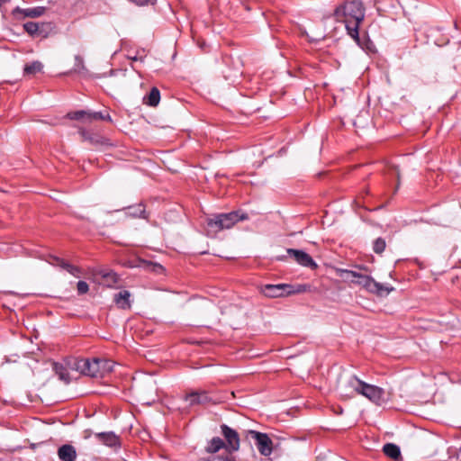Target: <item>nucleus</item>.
<instances>
[{"label":"nucleus","instance_id":"dca6fc26","mask_svg":"<svg viewBox=\"0 0 461 461\" xmlns=\"http://www.w3.org/2000/svg\"><path fill=\"white\" fill-rule=\"evenodd\" d=\"M58 456L61 461H75L77 450L72 445L65 444L59 447Z\"/></svg>","mask_w":461,"mask_h":461},{"label":"nucleus","instance_id":"4be33fe9","mask_svg":"<svg viewBox=\"0 0 461 461\" xmlns=\"http://www.w3.org/2000/svg\"><path fill=\"white\" fill-rule=\"evenodd\" d=\"M223 447H225L223 440L219 437H215L209 442L206 451L208 453H216Z\"/></svg>","mask_w":461,"mask_h":461},{"label":"nucleus","instance_id":"20e7f679","mask_svg":"<svg viewBox=\"0 0 461 461\" xmlns=\"http://www.w3.org/2000/svg\"><path fill=\"white\" fill-rule=\"evenodd\" d=\"M363 381L356 375H350L344 377L339 384L338 390L343 399H351L356 394H359Z\"/></svg>","mask_w":461,"mask_h":461},{"label":"nucleus","instance_id":"4468645a","mask_svg":"<svg viewBox=\"0 0 461 461\" xmlns=\"http://www.w3.org/2000/svg\"><path fill=\"white\" fill-rule=\"evenodd\" d=\"M45 11L46 8L43 6H36L25 9L17 6L13 10V14L14 16L21 14L23 17L37 18L43 15Z\"/></svg>","mask_w":461,"mask_h":461},{"label":"nucleus","instance_id":"c85d7f7f","mask_svg":"<svg viewBox=\"0 0 461 461\" xmlns=\"http://www.w3.org/2000/svg\"><path fill=\"white\" fill-rule=\"evenodd\" d=\"M307 291V285H298L297 286H293L290 285V287L288 288L286 294L291 295L294 294H301Z\"/></svg>","mask_w":461,"mask_h":461},{"label":"nucleus","instance_id":"f3484780","mask_svg":"<svg viewBox=\"0 0 461 461\" xmlns=\"http://www.w3.org/2000/svg\"><path fill=\"white\" fill-rule=\"evenodd\" d=\"M130 297L131 293L127 290H122L114 294L113 301L119 308L126 310L131 308Z\"/></svg>","mask_w":461,"mask_h":461},{"label":"nucleus","instance_id":"cd10ccee","mask_svg":"<svg viewBox=\"0 0 461 461\" xmlns=\"http://www.w3.org/2000/svg\"><path fill=\"white\" fill-rule=\"evenodd\" d=\"M386 247L385 240L383 238H377L373 244V250L376 254H381L384 251Z\"/></svg>","mask_w":461,"mask_h":461},{"label":"nucleus","instance_id":"c756f323","mask_svg":"<svg viewBox=\"0 0 461 461\" xmlns=\"http://www.w3.org/2000/svg\"><path fill=\"white\" fill-rule=\"evenodd\" d=\"M104 118L103 112H87V122L102 121Z\"/></svg>","mask_w":461,"mask_h":461},{"label":"nucleus","instance_id":"b1692460","mask_svg":"<svg viewBox=\"0 0 461 461\" xmlns=\"http://www.w3.org/2000/svg\"><path fill=\"white\" fill-rule=\"evenodd\" d=\"M43 68V65L40 61H33L32 63L26 64L23 68V72L26 75H35L38 72H41Z\"/></svg>","mask_w":461,"mask_h":461},{"label":"nucleus","instance_id":"6ab92c4d","mask_svg":"<svg viewBox=\"0 0 461 461\" xmlns=\"http://www.w3.org/2000/svg\"><path fill=\"white\" fill-rule=\"evenodd\" d=\"M54 260L58 266H59L63 269L67 270L73 276L80 277L82 271L79 267L73 266L59 258H54Z\"/></svg>","mask_w":461,"mask_h":461},{"label":"nucleus","instance_id":"f257e3e1","mask_svg":"<svg viewBox=\"0 0 461 461\" xmlns=\"http://www.w3.org/2000/svg\"><path fill=\"white\" fill-rule=\"evenodd\" d=\"M366 9L362 0H344L334 10L337 22L343 23L348 34L359 42V26L365 18Z\"/></svg>","mask_w":461,"mask_h":461},{"label":"nucleus","instance_id":"e433bc0d","mask_svg":"<svg viewBox=\"0 0 461 461\" xmlns=\"http://www.w3.org/2000/svg\"><path fill=\"white\" fill-rule=\"evenodd\" d=\"M284 258H285V257H278L279 260H283Z\"/></svg>","mask_w":461,"mask_h":461},{"label":"nucleus","instance_id":"6e6552de","mask_svg":"<svg viewBox=\"0 0 461 461\" xmlns=\"http://www.w3.org/2000/svg\"><path fill=\"white\" fill-rule=\"evenodd\" d=\"M221 430L226 439V449L230 452L237 451L240 448V437L238 432L226 424L221 426Z\"/></svg>","mask_w":461,"mask_h":461},{"label":"nucleus","instance_id":"72a5a7b5","mask_svg":"<svg viewBox=\"0 0 461 461\" xmlns=\"http://www.w3.org/2000/svg\"><path fill=\"white\" fill-rule=\"evenodd\" d=\"M102 121L112 122V118L109 115V113H104V118L102 119Z\"/></svg>","mask_w":461,"mask_h":461},{"label":"nucleus","instance_id":"a878e982","mask_svg":"<svg viewBox=\"0 0 461 461\" xmlns=\"http://www.w3.org/2000/svg\"><path fill=\"white\" fill-rule=\"evenodd\" d=\"M67 117L71 120H82L84 122H87V112L83 110L71 112L67 114Z\"/></svg>","mask_w":461,"mask_h":461},{"label":"nucleus","instance_id":"f704fd0d","mask_svg":"<svg viewBox=\"0 0 461 461\" xmlns=\"http://www.w3.org/2000/svg\"><path fill=\"white\" fill-rule=\"evenodd\" d=\"M116 73H117V70L111 69V70L109 71L108 75H109V76H114V75H116Z\"/></svg>","mask_w":461,"mask_h":461},{"label":"nucleus","instance_id":"c9c22d12","mask_svg":"<svg viewBox=\"0 0 461 461\" xmlns=\"http://www.w3.org/2000/svg\"><path fill=\"white\" fill-rule=\"evenodd\" d=\"M133 61H137L139 60V58L138 57H133V58H131ZM140 60H142V59L140 58Z\"/></svg>","mask_w":461,"mask_h":461},{"label":"nucleus","instance_id":"aec40b11","mask_svg":"<svg viewBox=\"0 0 461 461\" xmlns=\"http://www.w3.org/2000/svg\"><path fill=\"white\" fill-rule=\"evenodd\" d=\"M383 452L384 455L393 460H398L401 458V449L400 447L393 443H386L383 447Z\"/></svg>","mask_w":461,"mask_h":461},{"label":"nucleus","instance_id":"ddd939ff","mask_svg":"<svg viewBox=\"0 0 461 461\" xmlns=\"http://www.w3.org/2000/svg\"><path fill=\"white\" fill-rule=\"evenodd\" d=\"M95 438L104 444L107 447H121V441L119 436H117L113 431L108 432H100L95 434Z\"/></svg>","mask_w":461,"mask_h":461},{"label":"nucleus","instance_id":"f8f14e48","mask_svg":"<svg viewBox=\"0 0 461 461\" xmlns=\"http://www.w3.org/2000/svg\"><path fill=\"white\" fill-rule=\"evenodd\" d=\"M184 400L188 402L190 407L194 405H204L212 401L208 393L204 390L192 391L185 395Z\"/></svg>","mask_w":461,"mask_h":461},{"label":"nucleus","instance_id":"5701e85b","mask_svg":"<svg viewBox=\"0 0 461 461\" xmlns=\"http://www.w3.org/2000/svg\"><path fill=\"white\" fill-rule=\"evenodd\" d=\"M338 272L341 278L352 284H354L355 280L357 278L359 275V272L349 269H339Z\"/></svg>","mask_w":461,"mask_h":461},{"label":"nucleus","instance_id":"bb28decb","mask_svg":"<svg viewBox=\"0 0 461 461\" xmlns=\"http://www.w3.org/2000/svg\"><path fill=\"white\" fill-rule=\"evenodd\" d=\"M24 31L30 34L31 36H34L37 34L39 31V23L34 22H28L23 24Z\"/></svg>","mask_w":461,"mask_h":461},{"label":"nucleus","instance_id":"4c0bfd02","mask_svg":"<svg viewBox=\"0 0 461 461\" xmlns=\"http://www.w3.org/2000/svg\"><path fill=\"white\" fill-rule=\"evenodd\" d=\"M397 177L399 178V171H396Z\"/></svg>","mask_w":461,"mask_h":461},{"label":"nucleus","instance_id":"423d86ee","mask_svg":"<svg viewBox=\"0 0 461 461\" xmlns=\"http://www.w3.org/2000/svg\"><path fill=\"white\" fill-rule=\"evenodd\" d=\"M249 434L255 439V445L258 452L265 456H268L273 451V442L267 434L250 430Z\"/></svg>","mask_w":461,"mask_h":461},{"label":"nucleus","instance_id":"39448f33","mask_svg":"<svg viewBox=\"0 0 461 461\" xmlns=\"http://www.w3.org/2000/svg\"><path fill=\"white\" fill-rule=\"evenodd\" d=\"M354 284L360 285L366 291L377 295L388 294L393 290V288L385 287L382 284L376 282L370 276L363 275L361 273H359Z\"/></svg>","mask_w":461,"mask_h":461},{"label":"nucleus","instance_id":"9d476101","mask_svg":"<svg viewBox=\"0 0 461 461\" xmlns=\"http://www.w3.org/2000/svg\"><path fill=\"white\" fill-rule=\"evenodd\" d=\"M94 275L96 278H99L101 284L108 287H113L119 282V276L114 271L107 268L95 269Z\"/></svg>","mask_w":461,"mask_h":461},{"label":"nucleus","instance_id":"473e14b6","mask_svg":"<svg viewBox=\"0 0 461 461\" xmlns=\"http://www.w3.org/2000/svg\"><path fill=\"white\" fill-rule=\"evenodd\" d=\"M206 461H228V459H224L222 457L215 456V457H212V458L208 459Z\"/></svg>","mask_w":461,"mask_h":461},{"label":"nucleus","instance_id":"0eeeda50","mask_svg":"<svg viewBox=\"0 0 461 461\" xmlns=\"http://www.w3.org/2000/svg\"><path fill=\"white\" fill-rule=\"evenodd\" d=\"M359 394L367 398L375 404H381L384 401V391L379 386L370 384L363 381V385H361Z\"/></svg>","mask_w":461,"mask_h":461},{"label":"nucleus","instance_id":"2eb2a0df","mask_svg":"<svg viewBox=\"0 0 461 461\" xmlns=\"http://www.w3.org/2000/svg\"><path fill=\"white\" fill-rule=\"evenodd\" d=\"M79 133L84 140L88 141L91 145L95 147L104 146L109 144V140L104 138L98 134L91 133L86 130L81 129Z\"/></svg>","mask_w":461,"mask_h":461},{"label":"nucleus","instance_id":"9b49d317","mask_svg":"<svg viewBox=\"0 0 461 461\" xmlns=\"http://www.w3.org/2000/svg\"><path fill=\"white\" fill-rule=\"evenodd\" d=\"M289 287H290V285H288V284H277V285L268 284V285L262 286L261 292L267 297L278 298V297L287 295L286 292Z\"/></svg>","mask_w":461,"mask_h":461},{"label":"nucleus","instance_id":"1a4fd4ad","mask_svg":"<svg viewBox=\"0 0 461 461\" xmlns=\"http://www.w3.org/2000/svg\"><path fill=\"white\" fill-rule=\"evenodd\" d=\"M286 253L288 256L293 257L294 260L303 267H309L311 269H315L318 267L313 258L303 250L287 249Z\"/></svg>","mask_w":461,"mask_h":461},{"label":"nucleus","instance_id":"7ed1b4c3","mask_svg":"<svg viewBox=\"0 0 461 461\" xmlns=\"http://www.w3.org/2000/svg\"><path fill=\"white\" fill-rule=\"evenodd\" d=\"M105 365L106 361L100 358H82L77 361L76 368L85 375L98 377L103 375Z\"/></svg>","mask_w":461,"mask_h":461},{"label":"nucleus","instance_id":"393cba45","mask_svg":"<svg viewBox=\"0 0 461 461\" xmlns=\"http://www.w3.org/2000/svg\"><path fill=\"white\" fill-rule=\"evenodd\" d=\"M73 70L80 75H86L88 73V70L84 64V59L79 55L75 57V66Z\"/></svg>","mask_w":461,"mask_h":461},{"label":"nucleus","instance_id":"a211bd4d","mask_svg":"<svg viewBox=\"0 0 461 461\" xmlns=\"http://www.w3.org/2000/svg\"><path fill=\"white\" fill-rule=\"evenodd\" d=\"M125 214L131 218L148 219V213L143 203L127 207Z\"/></svg>","mask_w":461,"mask_h":461},{"label":"nucleus","instance_id":"412c9836","mask_svg":"<svg viewBox=\"0 0 461 461\" xmlns=\"http://www.w3.org/2000/svg\"><path fill=\"white\" fill-rule=\"evenodd\" d=\"M145 104L149 106H157L160 101V93L157 87H152L149 94L144 98Z\"/></svg>","mask_w":461,"mask_h":461},{"label":"nucleus","instance_id":"f03ea898","mask_svg":"<svg viewBox=\"0 0 461 461\" xmlns=\"http://www.w3.org/2000/svg\"><path fill=\"white\" fill-rule=\"evenodd\" d=\"M246 220H249L248 213L238 210L227 213L214 214L207 218L206 223L210 230L218 232L225 229H230L237 222Z\"/></svg>","mask_w":461,"mask_h":461},{"label":"nucleus","instance_id":"7c9ffc66","mask_svg":"<svg viewBox=\"0 0 461 461\" xmlns=\"http://www.w3.org/2000/svg\"><path fill=\"white\" fill-rule=\"evenodd\" d=\"M77 289L78 294H85L88 292L89 285L85 281H78L77 284Z\"/></svg>","mask_w":461,"mask_h":461},{"label":"nucleus","instance_id":"2f4dec72","mask_svg":"<svg viewBox=\"0 0 461 461\" xmlns=\"http://www.w3.org/2000/svg\"><path fill=\"white\" fill-rule=\"evenodd\" d=\"M59 378L64 380L66 383H69V376L68 372H60Z\"/></svg>","mask_w":461,"mask_h":461}]
</instances>
